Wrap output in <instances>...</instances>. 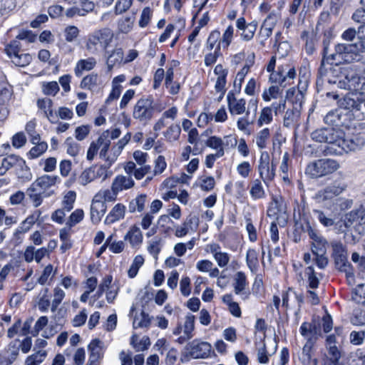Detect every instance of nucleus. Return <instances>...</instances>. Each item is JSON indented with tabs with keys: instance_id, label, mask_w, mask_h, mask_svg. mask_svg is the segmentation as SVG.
<instances>
[{
	"instance_id": "obj_29",
	"label": "nucleus",
	"mask_w": 365,
	"mask_h": 365,
	"mask_svg": "<svg viewBox=\"0 0 365 365\" xmlns=\"http://www.w3.org/2000/svg\"><path fill=\"white\" fill-rule=\"evenodd\" d=\"M97 65L96 58L90 56L87 58L80 59L76 62L74 68V73L77 77L82 76L85 71H90L93 70Z\"/></svg>"
},
{
	"instance_id": "obj_19",
	"label": "nucleus",
	"mask_w": 365,
	"mask_h": 365,
	"mask_svg": "<svg viewBox=\"0 0 365 365\" xmlns=\"http://www.w3.org/2000/svg\"><path fill=\"white\" fill-rule=\"evenodd\" d=\"M107 206L105 202L94 195L91 205V220L93 224L98 223L105 215Z\"/></svg>"
},
{
	"instance_id": "obj_21",
	"label": "nucleus",
	"mask_w": 365,
	"mask_h": 365,
	"mask_svg": "<svg viewBox=\"0 0 365 365\" xmlns=\"http://www.w3.org/2000/svg\"><path fill=\"white\" fill-rule=\"evenodd\" d=\"M12 167H23L27 172L25 160L17 155H11L1 160L0 175H4Z\"/></svg>"
},
{
	"instance_id": "obj_9",
	"label": "nucleus",
	"mask_w": 365,
	"mask_h": 365,
	"mask_svg": "<svg viewBox=\"0 0 365 365\" xmlns=\"http://www.w3.org/2000/svg\"><path fill=\"white\" fill-rule=\"evenodd\" d=\"M153 115V101L149 98L139 99L133 108V118L143 124H145L152 119Z\"/></svg>"
},
{
	"instance_id": "obj_18",
	"label": "nucleus",
	"mask_w": 365,
	"mask_h": 365,
	"mask_svg": "<svg viewBox=\"0 0 365 365\" xmlns=\"http://www.w3.org/2000/svg\"><path fill=\"white\" fill-rule=\"evenodd\" d=\"M89 360L101 363L103 359L106 346L103 341L98 339H93L88 346Z\"/></svg>"
},
{
	"instance_id": "obj_52",
	"label": "nucleus",
	"mask_w": 365,
	"mask_h": 365,
	"mask_svg": "<svg viewBox=\"0 0 365 365\" xmlns=\"http://www.w3.org/2000/svg\"><path fill=\"white\" fill-rule=\"evenodd\" d=\"M123 150V148L117 144L112 147L110 154L107 155L105 158L106 163L105 165L107 168V170H108V168L117 160Z\"/></svg>"
},
{
	"instance_id": "obj_2",
	"label": "nucleus",
	"mask_w": 365,
	"mask_h": 365,
	"mask_svg": "<svg viewBox=\"0 0 365 365\" xmlns=\"http://www.w3.org/2000/svg\"><path fill=\"white\" fill-rule=\"evenodd\" d=\"M113 31L108 28L96 30L88 36L86 49L93 55L106 51L113 39Z\"/></svg>"
},
{
	"instance_id": "obj_41",
	"label": "nucleus",
	"mask_w": 365,
	"mask_h": 365,
	"mask_svg": "<svg viewBox=\"0 0 365 365\" xmlns=\"http://www.w3.org/2000/svg\"><path fill=\"white\" fill-rule=\"evenodd\" d=\"M27 195L35 207L40 206L43 202V192L32 185L27 189Z\"/></svg>"
},
{
	"instance_id": "obj_5",
	"label": "nucleus",
	"mask_w": 365,
	"mask_h": 365,
	"mask_svg": "<svg viewBox=\"0 0 365 365\" xmlns=\"http://www.w3.org/2000/svg\"><path fill=\"white\" fill-rule=\"evenodd\" d=\"M21 48L20 41L14 40L6 46V51L14 64L24 67L31 62L32 56L28 53H24Z\"/></svg>"
},
{
	"instance_id": "obj_27",
	"label": "nucleus",
	"mask_w": 365,
	"mask_h": 365,
	"mask_svg": "<svg viewBox=\"0 0 365 365\" xmlns=\"http://www.w3.org/2000/svg\"><path fill=\"white\" fill-rule=\"evenodd\" d=\"M214 73L217 76L215 88L217 92H220L223 95L225 91L228 71L222 64H217L214 68Z\"/></svg>"
},
{
	"instance_id": "obj_12",
	"label": "nucleus",
	"mask_w": 365,
	"mask_h": 365,
	"mask_svg": "<svg viewBox=\"0 0 365 365\" xmlns=\"http://www.w3.org/2000/svg\"><path fill=\"white\" fill-rule=\"evenodd\" d=\"M205 251L212 255L213 259L220 268L226 267L230 261L231 255L222 250V247L217 242L209 243L205 246Z\"/></svg>"
},
{
	"instance_id": "obj_37",
	"label": "nucleus",
	"mask_w": 365,
	"mask_h": 365,
	"mask_svg": "<svg viewBox=\"0 0 365 365\" xmlns=\"http://www.w3.org/2000/svg\"><path fill=\"white\" fill-rule=\"evenodd\" d=\"M181 128L178 123L170 125L167 129L163 133L165 140L168 142L177 141L180 135Z\"/></svg>"
},
{
	"instance_id": "obj_47",
	"label": "nucleus",
	"mask_w": 365,
	"mask_h": 365,
	"mask_svg": "<svg viewBox=\"0 0 365 365\" xmlns=\"http://www.w3.org/2000/svg\"><path fill=\"white\" fill-rule=\"evenodd\" d=\"M46 356V351L38 350L26 359L25 365H40L45 360Z\"/></svg>"
},
{
	"instance_id": "obj_62",
	"label": "nucleus",
	"mask_w": 365,
	"mask_h": 365,
	"mask_svg": "<svg viewBox=\"0 0 365 365\" xmlns=\"http://www.w3.org/2000/svg\"><path fill=\"white\" fill-rule=\"evenodd\" d=\"M56 269H53L52 264H48L45 267L43 270V272L40 277L38 279V282L40 284L43 285L46 284L49 279H51L55 275Z\"/></svg>"
},
{
	"instance_id": "obj_44",
	"label": "nucleus",
	"mask_w": 365,
	"mask_h": 365,
	"mask_svg": "<svg viewBox=\"0 0 365 365\" xmlns=\"http://www.w3.org/2000/svg\"><path fill=\"white\" fill-rule=\"evenodd\" d=\"M98 76L97 73H92L86 76L81 81L80 86L81 88L93 90L98 86Z\"/></svg>"
},
{
	"instance_id": "obj_61",
	"label": "nucleus",
	"mask_w": 365,
	"mask_h": 365,
	"mask_svg": "<svg viewBox=\"0 0 365 365\" xmlns=\"http://www.w3.org/2000/svg\"><path fill=\"white\" fill-rule=\"evenodd\" d=\"M153 9H151L149 6L145 7L140 14V19L138 21L139 26L140 28L146 27L150 23V21L153 17Z\"/></svg>"
},
{
	"instance_id": "obj_3",
	"label": "nucleus",
	"mask_w": 365,
	"mask_h": 365,
	"mask_svg": "<svg viewBox=\"0 0 365 365\" xmlns=\"http://www.w3.org/2000/svg\"><path fill=\"white\" fill-rule=\"evenodd\" d=\"M345 135L346 134L342 129H335L334 128L318 129L312 133L313 140L338 147L339 149H334L333 152L336 154L341 153Z\"/></svg>"
},
{
	"instance_id": "obj_59",
	"label": "nucleus",
	"mask_w": 365,
	"mask_h": 365,
	"mask_svg": "<svg viewBox=\"0 0 365 365\" xmlns=\"http://www.w3.org/2000/svg\"><path fill=\"white\" fill-rule=\"evenodd\" d=\"M314 344L311 342H306L303 346L300 360L304 365H309L311 362Z\"/></svg>"
},
{
	"instance_id": "obj_60",
	"label": "nucleus",
	"mask_w": 365,
	"mask_h": 365,
	"mask_svg": "<svg viewBox=\"0 0 365 365\" xmlns=\"http://www.w3.org/2000/svg\"><path fill=\"white\" fill-rule=\"evenodd\" d=\"M305 276L307 277L308 287L309 289H314L318 287L319 281L312 266L306 268Z\"/></svg>"
},
{
	"instance_id": "obj_1",
	"label": "nucleus",
	"mask_w": 365,
	"mask_h": 365,
	"mask_svg": "<svg viewBox=\"0 0 365 365\" xmlns=\"http://www.w3.org/2000/svg\"><path fill=\"white\" fill-rule=\"evenodd\" d=\"M365 52V38L358 37L355 43H340L335 46L334 53L331 55L336 64L341 63H350L359 61L361 53Z\"/></svg>"
},
{
	"instance_id": "obj_15",
	"label": "nucleus",
	"mask_w": 365,
	"mask_h": 365,
	"mask_svg": "<svg viewBox=\"0 0 365 365\" xmlns=\"http://www.w3.org/2000/svg\"><path fill=\"white\" fill-rule=\"evenodd\" d=\"M236 27L240 31V36L241 39L244 41H250L253 38L257 31V22L253 21L247 24L245 19L240 17L236 21Z\"/></svg>"
},
{
	"instance_id": "obj_48",
	"label": "nucleus",
	"mask_w": 365,
	"mask_h": 365,
	"mask_svg": "<svg viewBox=\"0 0 365 365\" xmlns=\"http://www.w3.org/2000/svg\"><path fill=\"white\" fill-rule=\"evenodd\" d=\"M145 259L140 255H136L134 257L130 268L128 270V275L129 278H134L137 275L139 269L143 265Z\"/></svg>"
},
{
	"instance_id": "obj_35",
	"label": "nucleus",
	"mask_w": 365,
	"mask_h": 365,
	"mask_svg": "<svg viewBox=\"0 0 365 365\" xmlns=\"http://www.w3.org/2000/svg\"><path fill=\"white\" fill-rule=\"evenodd\" d=\"M148 202V196L146 194H139L133 199L128 205L130 212H141L144 210Z\"/></svg>"
},
{
	"instance_id": "obj_24",
	"label": "nucleus",
	"mask_w": 365,
	"mask_h": 365,
	"mask_svg": "<svg viewBox=\"0 0 365 365\" xmlns=\"http://www.w3.org/2000/svg\"><path fill=\"white\" fill-rule=\"evenodd\" d=\"M42 212L41 210H36L30 214L16 229L15 235H23L27 232L32 226L38 221Z\"/></svg>"
},
{
	"instance_id": "obj_63",
	"label": "nucleus",
	"mask_w": 365,
	"mask_h": 365,
	"mask_svg": "<svg viewBox=\"0 0 365 365\" xmlns=\"http://www.w3.org/2000/svg\"><path fill=\"white\" fill-rule=\"evenodd\" d=\"M84 217V212L82 209L75 210L69 216L66 225L70 228L81 222Z\"/></svg>"
},
{
	"instance_id": "obj_16",
	"label": "nucleus",
	"mask_w": 365,
	"mask_h": 365,
	"mask_svg": "<svg viewBox=\"0 0 365 365\" xmlns=\"http://www.w3.org/2000/svg\"><path fill=\"white\" fill-rule=\"evenodd\" d=\"M227 101L231 115H242L246 113V115H248L250 112L246 110V101L244 98H237L232 92H229Z\"/></svg>"
},
{
	"instance_id": "obj_28",
	"label": "nucleus",
	"mask_w": 365,
	"mask_h": 365,
	"mask_svg": "<svg viewBox=\"0 0 365 365\" xmlns=\"http://www.w3.org/2000/svg\"><path fill=\"white\" fill-rule=\"evenodd\" d=\"M300 334L307 340V342L315 344L319 335V330L315 324L304 322L299 329Z\"/></svg>"
},
{
	"instance_id": "obj_43",
	"label": "nucleus",
	"mask_w": 365,
	"mask_h": 365,
	"mask_svg": "<svg viewBox=\"0 0 365 365\" xmlns=\"http://www.w3.org/2000/svg\"><path fill=\"white\" fill-rule=\"evenodd\" d=\"M206 145L213 150H215V153L218 154V155L223 156L225 155L221 138L216 135L210 137L206 141Z\"/></svg>"
},
{
	"instance_id": "obj_25",
	"label": "nucleus",
	"mask_w": 365,
	"mask_h": 365,
	"mask_svg": "<svg viewBox=\"0 0 365 365\" xmlns=\"http://www.w3.org/2000/svg\"><path fill=\"white\" fill-rule=\"evenodd\" d=\"M233 281L235 293L240 295L243 299H247L249 294L245 289L248 283L245 274L242 272H237L234 276Z\"/></svg>"
},
{
	"instance_id": "obj_11",
	"label": "nucleus",
	"mask_w": 365,
	"mask_h": 365,
	"mask_svg": "<svg viewBox=\"0 0 365 365\" xmlns=\"http://www.w3.org/2000/svg\"><path fill=\"white\" fill-rule=\"evenodd\" d=\"M185 349L187 355L193 359H204L210 354L212 346L208 342L194 339L185 346Z\"/></svg>"
},
{
	"instance_id": "obj_13",
	"label": "nucleus",
	"mask_w": 365,
	"mask_h": 365,
	"mask_svg": "<svg viewBox=\"0 0 365 365\" xmlns=\"http://www.w3.org/2000/svg\"><path fill=\"white\" fill-rule=\"evenodd\" d=\"M259 177L265 184L269 183L275 176V168L269 164V157L267 153L261 154L257 167Z\"/></svg>"
},
{
	"instance_id": "obj_42",
	"label": "nucleus",
	"mask_w": 365,
	"mask_h": 365,
	"mask_svg": "<svg viewBox=\"0 0 365 365\" xmlns=\"http://www.w3.org/2000/svg\"><path fill=\"white\" fill-rule=\"evenodd\" d=\"M247 265L252 272H256L258 269V254L254 249H249L246 254Z\"/></svg>"
},
{
	"instance_id": "obj_22",
	"label": "nucleus",
	"mask_w": 365,
	"mask_h": 365,
	"mask_svg": "<svg viewBox=\"0 0 365 365\" xmlns=\"http://www.w3.org/2000/svg\"><path fill=\"white\" fill-rule=\"evenodd\" d=\"M360 98L346 95L338 101L339 109L352 114V120L356 118V110L358 108Z\"/></svg>"
},
{
	"instance_id": "obj_33",
	"label": "nucleus",
	"mask_w": 365,
	"mask_h": 365,
	"mask_svg": "<svg viewBox=\"0 0 365 365\" xmlns=\"http://www.w3.org/2000/svg\"><path fill=\"white\" fill-rule=\"evenodd\" d=\"M109 130L104 131L96 142L98 150H100L99 155L105 160L108 155V151L110 145V140L108 139Z\"/></svg>"
},
{
	"instance_id": "obj_30",
	"label": "nucleus",
	"mask_w": 365,
	"mask_h": 365,
	"mask_svg": "<svg viewBox=\"0 0 365 365\" xmlns=\"http://www.w3.org/2000/svg\"><path fill=\"white\" fill-rule=\"evenodd\" d=\"M126 207L122 203L115 204L106 216L104 222L107 225L113 224L124 218Z\"/></svg>"
},
{
	"instance_id": "obj_17",
	"label": "nucleus",
	"mask_w": 365,
	"mask_h": 365,
	"mask_svg": "<svg viewBox=\"0 0 365 365\" xmlns=\"http://www.w3.org/2000/svg\"><path fill=\"white\" fill-rule=\"evenodd\" d=\"M199 225V218L196 215H190L184 222L176 227L175 235L178 237H182L190 232L197 230Z\"/></svg>"
},
{
	"instance_id": "obj_36",
	"label": "nucleus",
	"mask_w": 365,
	"mask_h": 365,
	"mask_svg": "<svg viewBox=\"0 0 365 365\" xmlns=\"http://www.w3.org/2000/svg\"><path fill=\"white\" fill-rule=\"evenodd\" d=\"M250 195L255 200L265 197L264 189L259 179H255L251 182Z\"/></svg>"
},
{
	"instance_id": "obj_38",
	"label": "nucleus",
	"mask_w": 365,
	"mask_h": 365,
	"mask_svg": "<svg viewBox=\"0 0 365 365\" xmlns=\"http://www.w3.org/2000/svg\"><path fill=\"white\" fill-rule=\"evenodd\" d=\"M300 113L297 108L287 109L284 113L283 124L287 128L294 126L299 118Z\"/></svg>"
},
{
	"instance_id": "obj_58",
	"label": "nucleus",
	"mask_w": 365,
	"mask_h": 365,
	"mask_svg": "<svg viewBox=\"0 0 365 365\" xmlns=\"http://www.w3.org/2000/svg\"><path fill=\"white\" fill-rule=\"evenodd\" d=\"M234 37V27L232 25H229L222 34V37L220 36V41L223 48L229 47Z\"/></svg>"
},
{
	"instance_id": "obj_31",
	"label": "nucleus",
	"mask_w": 365,
	"mask_h": 365,
	"mask_svg": "<svg viewBox=\"0 0 365 365\" xmlns=\"http://www.w3.org/2000/svg\"><path fill=\"white\" fill-rule=\"evenodd\" d=\"M105 57L106 58V65L108 71L123 60V51L120 48H115L111 51H105Z\"/></svg>"
},
{
	"instance_id": "obj_53",
	"label": "nucleus",
	"mask_w": 365,
	"mask_h": 365,
	"mask_svg": "<svg viewBox=\"0 0 365 365\" xmlns=\"http://www.w3.org/2000/svg\"><path fill=\"white\" fill-rule=\"evenodd\" d=\"M123 150V148L117 144L112 147L110 154L107 155L105 158L106 163L105 165L107 168V170H108V168L117 160Z\"/></svg>"
},
{
	"instance_id": "obj_32",
	"label": "nucleus",
	"mask_w": 365,
	"mask_h": 365,
	"mask_svg": "<svg viewBox=\"0 0 365 365\" xmlns=\"http://www.w3.org/2000/svg\"><path fill=\"white\" fill-rule=\"evenodd\" d=\"M124 239L128 240L132 247H136L143 242V237L140 228L134 225L130 227Z\"/></svg>"
},
{
	"instance_id": "obj_20",
	"label": "nucleus",
	"mask_w": 365,
	"mask_h": 365,
	"mask_svg": "<svg viewBox=\"0 0 365 365\" xmlns=\"http://www.w3.org/2000/svg\"><path fill=\"white\" fill-rule=\"evenodd\" d=\"M365 145V138L361 135L348 137L345 135L341 152L346 153L356 151L362 149Z\"/></svg>"
},
{
	"instance_id": "obj_4",
	"label": "nucleus",
	"mask_w": 365,
	"mask_h": 365,
	"mask_svg": "<svg viewBox=\"0 0 365 365\" xmlns=\"http://www.w3.org/2000/svg\"><path fill=\"white\" fill-rule=\"evenodd\" d=\"M339 168V163L334 160L319 159L309 163L305 173L312 178H318L333 173Z\"/></svg>"
},
{
	"instance_id": "obj_6",
	"label": "nucleus",
	"mask_w": 365,
	"mask_h": 365,
	"mask_svg": "<svg viewBox=\"0 0 365 365\" xmlns=\"http://www.w3.org/2000/svg\"><path fill=\"white\" fill-rule=\"evenodd\" d=\"M324 121L333 127L349 128L351 126L352 114L338 108L329 111L324 116Z\"/></svg>"
},
{
	"instance_id": "obj_40",
	"label": "nucleus",
	"mask_w": 365,
	"mask_h": 365,
	"mask_svg": "<svg viewBox=\"0 0 365 365\" xmlns=\"http://www.w3.org/2000/svg\"><path fill=\"white\" fill-rule=\"evenodd\" d=\"M118 195V192L111 185L110 189L107 188L100 190L95 196L106 203V202H111L115 201Z\"/></svg>"
},
{
	"instance_id": "obj_49",
	"label": "nucleus",
	"mask_w": 365,
	"mask_h": 365,
	"mask_svg": "<svg viewBox=\"0 0 365 365\" xmlns=\"http://www.w3.org/2000/svg\"><path fill=\"white\" fill-rule=\"evenodd\" d=\"M282 92V90L279 86H271L269 88L264 90L262 97L264 101L269 102L272 99L278 98L281 96Z\"/></svg>"
},
{
	"instance_id": "obj_23",
	"label": "nucleus",
	"mask_w": 365,
	"mask_h": 365,
	"mask_svg": "<svg viewBox=\"0 0 365 365\" xmlns=\"http://www.w3.org/2000/svg\"><path fill=\"white\" fill-rule=\"evenodd\" d=\"M113 188L119 194V192L129 190L134 187L135 182L130 175H118L111 183Z\"/></svg>"
},
{
	"instance_id": "obj_8",
	"label": "nucleus",
	"mask_w": 365,
	"mask_h": 365,
	"mask_svg": "<svg viewBox=\"0 0 365 365\" xmlns=\"http://www.w3.org/2000/svg\"><path fill=\"white\" fill-rule=\"evenodd\" d=\"M109 176L106 165H93L83 170L78 178L80 185L86 186L98 178L106 180Z\"/></svg>"
},
{
	"instance_id": "obj_64",
	"label": "nucleus",
	"mask_w": 365,
	"mask_h": 365,
	"mask_svg": "<svg viewBox=\"0 0 365 365\" xmlns=\"http://www.w3.org/2000/svg\"><path fill=\"white\" fill-rule=\"evenodd\" d=\"M313 213L314 217L324 227H330L334 224V219L326 215L323 211L314 210Z\"/></svg>"
},
{
	"instance_id": "obj_55",
	"label": "nucleus",
	"mask_w": 365,
	"mask_h": 365,
	"mask_svg": "<svg viewBox=\"0 0 365 365\" xmlns=\"http://www.w3.org/2000/svg\"><path fill=\"white\" fill-rule=\"evenodd\" d=\"M48 149V144L45 141H42V143H38L37 145H34V147L31 148L27 155L30 159H34L38 158L40 155L43 154Z\"/></svg>"
},
{
	"instance_id": "obj_56",
	"label": "nucleus",
	"mask_w": 365,
	"mask_h": 365,
	"mask_svg": "<svg viewBox=\"0 0 365 365\" xmlns=\"http://www.w3.org/2000/svg\"><path fill=\"white\" fill-rule=\"evenodd\" d=\"M20 349V341L19 340H14L11 341L3 351H4L5 354H7V356L11 359V361L14 362L19 352Z\"/></svg>"
},
{
	"instance_id": "obj_54",
	"label": "nucleus",
	"mask_w": 365,
	"mask_h": 365,
	"mask_svg": "<svg viewBox=\"0 0 365 365\" xmlns=\"http://www.w3.org/2000/svg\"><path fill=\"white\" fill-rule=\"evenodd\" d=\"M329 356L327 357L329 362L324 361L323 365H337L340 358V352L336 345L327 346Z\"/></svg>"
},
{
	"instance_id": "obj_57",
	"label": "nucleus",
	"mask_w": 365,
	"mask_h": 365,
	"mask_svg": "<svg viewBox=\"0 0 365 365\" xmlns=\"http://www.w3.org/2000/svg\"><path fill=\"white\" fill-rule=\"evenodd\" d=\"M66 296L65 292L59 287H56L53 289V297L51 302V311L56 312L59 304L62 302Z\"/></svg>"
},
{
	"instance_id": "obj_50",
	"label": "nucleus",
	"mask_w": 365,
	"mask_h": 365,
	"mask_svg": "<svg viewBox=\"0 0 365 365\" xmlns=\"http://www.w3.org/2000/svg\"><path fill=\"white\" fill-rule=\"evenodd\" d=\"M16 6V0H0V19L8 16Z\"/></svg>"
},
{
	"instance_id": "obj_39",
	"label": "nucleus",
	"mask_w": 365,
	"mask_h": 365,
	"mask_svg": "<svg viewBox=\"0 0 365 365\" xmlns=\"http://www.w3.org/2000/svg\"><path fill=\"white\" fill-rule=\"evenodd\" d=\"M64 146L66 150V153L73 158L78 156L82 150L81 145L76 142L71 137H68L66 139Z\"/></svg>"
},
{
	"instance_id": "obj_10",
	"label": "nucleus",
	"mask_w": 365,
	"mask_h": 365,
	"mask_svg": "<svg viewBox=\"0 0 365 365\" xmlns=\"http://www.w3.org/2000/svg\"><path fill=\"white\" fill-rule=\"evenodd\" d=\"M338 87L352 92L365 91V72L361 75L349 74L338 82Z\"/></svg>"
},
{
	"instance_id": "obj_45",
	"label": "nucleus",
	"mask_w": 365,
	"mask_h": 365,
	"mask_svg": "<svg viewBox=\"0 0 365 365\" xmlns=\"http://www.w3.org/2000/svg\"><path fill=\"white\" fill-rule=\"evenodd\" d=\"M272 120L273 115L272 108L269 107H264L261 110L259 114V117L257 120V125L258 127H262L264 125L271 123Z\"/></svg>"
},
{
	"instance_id": "obj_51",
	"label": "nucleus",
	"mask_w": 365,
	"mask_h": 365,
	"mask_svg": "<svg viewBox=\"0 0 365 365\" xmlns=\"http://www.w3.org/2000/svg\"><path fill=\"white\" fill-rule=\"evenodd\" d=\"M76 199V192L69 190L63 195L62 200V208L66 212H70L73 208V205Z\"/></svg>"
},
{
	"instance_id": "obj_26",
	"label": "nucleus",
	"mask_w": 365,
	"mask_h": 365,
	"mask_svg": "<svg viewBox=\"0 0 365 365\" xmlns=\"http://www.w3.org/2000/svg\"><path fill=\"white\" fill-rule=\"evenodd\" d=\"M60 182L57 175H43L38 178L31 185L44 193V192Z\"/></svg>"
},
{
	"instance_id": "obj_46",
	"label": "nucleus",
	"mask_w": 365,
	"mask_h": 365,
	"mask_svg": "<svg viewBox=\"0 0 365 365\" xmlns=\"http://www.w3.org/2000/svg\"><path fill=\"white\" fill-rule=\"evenodd\" d=\"M269 80L272 83H278L281 86L285 87L287 86L286 77H284V68L283 66H279L277 71L269 72Z\"/></svg>"
},
{
	"instance_id": "obj_34",
	"label": "nucleus",
	"mask_w": 365,
	"mask_h": 365,
	"mask_svg": "<svg viewBox=\"0 0 365 365\" xmlns=\"http://www.w3.org/2000/svg\"><path fill=\"white\" fill-rule=\"evenodd\" d=\"M220 32L218 30L212 31L207 39L205 50V51H220L222 44L220 41Z\"/></svg>"
},
{
	"instance_id": "obj_14",
	"label": "nucleus",
	"mask_w": 365,
	"mask_h": 365,
	"mask_svg": "<svg viewBox=\"0 0 365 365\" xmlns=\"http://www.w3.org/2000/svg\"><path fill=\"white\" fill-rule=\"evenodd\" d=\"M308 235L312 240V251L315 255H325L328 247L327 240L317 230L309 227Z\"/></svg>"
},
{
	"instance_id": "obj_7",
	"label": "nucleus",
	"mask_w": 365,
	"mask_h": 365,
	"mask_svg": "<svg viewBox=\"0 0 365 365\" xmlns=\"http://www.w3.org/2000/svg\"><path fill=\"white\" fill-rule=\"evenodd\" d=\"M195 317L192 314H187L185 317L183 324H179L173 331L175 336L180 335L176 341L180 344H183L191 339L194 334Z\"/></svg>"
}]
</instances>
